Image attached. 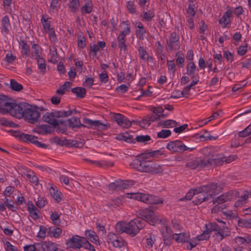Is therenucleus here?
<instances>
[{
	"instance_id": "f257e3e1",
	"label": "nucleus",
	"mask_w": 251,
	"mask_h": 251,
	"mask_svg": "<svg viewBox=\"0 0 251 251\" xmlns=\"http://www.w3.org/2000/svg\"><path fill=\"white\" fill-rule=\"evenodd\" d=\"M7 97L0 95V113L9 114L11 116L18 119L24 118L30 124L38 122L40 113L37 107L33 108L27 103L21 102L17 103L6 100Z\"/></svg>"
},
{
	"instance_id": "f03ea898",
	"label": "nucleus",
	"mask_w": 251,
	"mask_h": 251,
	"mask_svg": "<svg viewBox=\"0 0 251 251\" xmlns=\"http://www.w3.org/2000/svg\"><path fill=\"white\" fill-rule=\"evenodd\" d=\"M217 184L211 183L206 185L201 186L196 188L197 201L196 203H201L211 199L213 195L217 193Z\"/></svg>"
},
{
	"instance_id": "7ed1b4c3",
	"label": "nucleus",
	"mask_w": 251,
	"mask_h": 251,
	"mask_svg": "<svg viewBox=\"0 0 251 251\" xmlns=\"http://www.w3.org/2000/svg\"><path fill=\"white\" fill-rule=\"evenodd\" d=\"M131 199L143 201L146 203L151 204H162L163 202L162 199L153 195L143 194L139 192L131 193L130 194Z\"/></svg>"
},
{
	"instance_id": "20e7f679",
	"label": "nucleus",
	"mask_w": 251,
	"mask_h": 251,
	"mask_svg": "<svg viewBox=\"0 0 251 251\" xmlns=\"http://www.w3.org/2000/svg\"><path fill=\"white\" fill-rule=\"evenodd\" d=\"M207 229L210 231H215V235L218 241H221L224 238L229 236L231 232L226 226L220 227L219 225L214 223H210L207 225Z\"/></svg>"
},
{
	"instance_id": "39448f33",
	"label": "nucleus",
	"mask_w": 251,
	"mask_h": 251,
	"mask_svg": "<svg viewBox=\"0 0 251 251\" xmlns=\"http://www.w3.org/2000/svg\"><path fill=\"white\" fill-rule=\"evenodd\" d=\"M166 148L170 151L179 153H183L187 151H192L196 149V147L194 146H186L182 141L180 140L170 142L167 144Z\"/></svg>"
},
{
	"instance_id": "423d86ee",
	"label": "nucleus",
	"mask_w": 251,
	"mask_h": 251,
	"mask_svg": "<svg viewBox=\"0 0 251 251\" xmlns=\"http://www.w3.org/2000/svg\"><path fill=\"white\" fill-rule=\"evenodd\" d=\"M139 216L138 218L142 221L143 220L153 225L159 221L156 214L151 208H145L139 210Z\"/></svg>"
},
{
	"instance_id": "0eeeda50",
	"label": "nucleus",
	"mask_w": 251,
	"mask_h": 251,
	"mask_svg": "<svg viewBox=\"0 0 251 251\" xmlns=\"http://www.w3.org/2000/svg\"><path fill=\"white\" fill-rule=\"evenodd\" d=\"M144 223L139 218L135 219L127 223L126 233L131 236H135L144 226Z\"/></svg>"
},
{
	"instance_id": "6e6552de",
	"label": "nucleus",
	"mask_w": 251,
	"mask_h": 251,
	"mask_svg": "<svg viewBox=\"0 0 251 251\" xmlns=\"http://www.w3.org/2000/svg\"><path fill=\"white\" fill-rule=\"evenodd\" d=\"M107 241L111 243L113 247L119 249L121 251H127L126 243L121 238L117 237L115 233L110 232L107 235Z\"/></svg>"
},
{
	"instance_id": "1a4fd4ad",
	"label": "nucleus",
	"mask_w": 251,
	"mask_h": 251,
	"mask_svg": "<svg viewBox=\"0 0 251 251\" xmlns=\"http://www.w3.org/2000/svg\"><path fill=\"white\" fill-rule=\"evenodd\" d=\"M135 182L133 180H117L108 185L109 190H122L127 189L135 184Z\"/></svg>"
},
{
	"instance_id": "9d476101",
	"label": "nucleus",
	"mask_w": 251,
	"mask_h": 251,
	"mask_svg": "<svg viewBox=\"0 0 251 251\" xmlns=\"http://www.w3.org/2000/svg\"><path fill=\"white\" fill-rule=\"evenodd\" d=\"M179 42V35L175 32L172 33L166 42V50L168 51L171 52L173 50H178L180 47Z\"/></svg>"
},
{
	"instance_id": "9b49d317",
	"label": "nucleus",
	"mask_w": 251,
	"mask_h": 251,
	"mask_svg": "<svg viewBox=\"0 0 251 251\" xmlns=\"http://www.w3.org/2000/svg\"><path fill=\"white\" fill-rule=\"evenodd\" d=\"M210 163L211 162L209 160L198 157L193 160L188 162L186 164V167L191 169L200 170L202 168L209 166Z\"/></svg>"
},
{
	"instance_id": "f8f14e48",
	"label": "nucleus",
	"mask_w": 251,
	"mask_h": 251,
	"mask_svg": "<svg viewBox=\"0 0 251 251\" xmlns=\"http://www.w3.org/2000/svg\"><path fill=\"white\" fill-rule=\"evenodd\" d=\"M84 240H85V238L75 235L67 241L66 245L68 247L70 248L74 249H80L82 247Z\"/></svg>"
},
{
	"instance_id": "ddd939ff",
	"label": "nucleus",
	"mask_w": 251,
	"mask_h": 251,
	"mask_svg": "<svg viewBox=\"0 0 251 251\" xmlns=\"http://www.w3.org/2000/svg\"><path fill=\"white\" fill-rule=\"evenodd\" d=\"M55 112H47L43 116V121L51 125H52L54 127H56L59 126V124L63 125L64 122L62 120L58 121L55 119Z\"/></svg>"
},
{
	"instance_id": "4468645a",
	"label": "nucleus",
	"mask_w": 251,
	"mask_h": 251,
	"mask_svg": "<svg viewBox=\"0 0 251 251\" xmlns=\"http://www.w3.org/2000/svg\"><path fill=\"white\" fill-rule=\"evenodd\" d=\"M234 198V193L232 191H229L224 194L215 199H213V204L219 205L225 204L224 203L232 200Z\"/></svg>"
},
{
	"instance_id": "2eb2a0df",
	"label": "nucleus",
	"mask_w": 251,
	"mask_h": 251,
	"mask_svg": "<svg viewBox=\"0 0 251 251\" xmlns=\"http://www.w3.org/2000/svg\"><path fill=\"white\" fill-rule=\"evenodd\" d=\"M233 12L229 6H226V11L224 13L222 17L219 20V23L223 28L227 27L231 22L230 18L232 16Z\"/></svg>"
},
{
	"instance_id": "dca6fc26",
	"label": "nucleus",
	"mask_w": 251,
	"mask_h": 251,
	"mask_svg": "<svg viewBox=\"0 0 251 251\" xmlns=\"http://www.w3.org/2000/svg\"><path fill=\"white\" fill-rule=\"evenodd\" d=\"M210 150L208 160L211 163L209 166L212 165L213 162L217 166L222 165L224 163V155L222 153H213L212 152V149H210Z\"/></svg>"
},
{
	"instance_id": "f3484780",
	"label": "nucleus",
	"mask_w": 251,
	"mask_h": 251,
	"mask_svg": "<svg viewBox=\"0 0 251 251\" xmlns=\"http://www.w3.org/2000/svg\"><path fill=\"white\" fill-rule=\"evenodd\" d=\"M36 244L41 247L42 251H57L58 249V245L51 241H45Z\"/></svg>"
},
{
	"instance_id": "a211bd4d",
	"label": "nucleus",
	"mask_w": 251,
	"mask_h": 251,
	"mask_svg": "<svg viewBox=\"0 0 251 251\" xmlns=\"http://www.w3.org/2000/svg\"><path fill=\"white\" fill-rule=\"evenodd\" d=\"M251 197V191H244L239 197V199L235 202L236 207H241L246 204L249 198Z\"/></svg>"
},
{
	"instance_id": "6ab92c4d",
	"label": "nucleus",
	"mask_w": 251,
	"mask_h": 251,
	"mask_svg": "<svg viewBox=\"0 0 251 251\" xmlns=\"http://www.w3.org/2000/svg\"><path fill=\"white\" fill-rule=\"evenodd\" d=\"M83 123L90 126V127L93 128L105 129L107 126L101 123L100 121H93L88 118L83 119Z\"/></svg>"
},
{
	"instance_id": "aec40b11",
	"label": "nucleus",
	"mask_w": 251,
	"mask_h": 251,
	"mask_svg": "<svg viewBox=\"0 0 251 251\" xmlns=\"http://www.w3.org/2000/svg\"><path fill=\"white\" fill-rule=\"evenodd\" d=\"M11 28L10 20L8 16L3 17L1 20V31L2 34L7 35Z\"/></svg>"
},
{
	"instance_id": "412c9836",
	"label": "nucleus",
	"mask_w": 251,
	"mask_h": 251,
	"mask_svg": "<svg viewBox=\"0 0 251 251\" xmlns=\"http://www.w3.org/2000/svg\"><path fill=\"white\" fill-rule=\"evenodd\" d=\"M198 69L194 62L191 61L187 65L186 74L191 76V78H194L197 73Z\"/></svg>"
},
{
	"instance_id": "4be33fe9",
	"label": "nucleus",
	"mask_w": 251,
	"mask_h": 251,
	"mask_svg": "<svg viewBox=\"0 0 251 251\" xmlns=\"http://www.w3.org/2000/svg\"><path fill=\"white\" fill-rule=\"evenodd\" d=\"M190 238V234L188 233H174L173 239L177 242H187Z\"/></svg>"
},
{
	"instance_id": "5701e85b",
	"label": "nucleus",
	"mask_w": 251,
	"mask_h": 251,
	"mask_svg": "<svg viewBox=\"0 0 251 251\" xmlns=\"http://www.w3.org/2000/svg\"><path fill=\"white\" fill-rule=\"evenodd\" d=\"M85 235L92 243L97 245L100 244L99 237L94 231L91 230H86L85 231Z\"/></svg>"
},
{
	"instance_id": "b1692460",
	"label": "nucleus",
	"mask_w": 251,
	"mask_h": 251,
	"mask_svg": "<svg viewBox=\"0 0 251 251\" xmlns=\"http://www.w3.org/2000/svg\"><path fill=\"white\" fill-rule=\"evenodd\" d=\"M61 214L59 213L57 211H53L51 212L50 215V219L52 223L56 226H59L61 224L60 216Z\"/></svg>"
},
{
	"instance_id": "393cba45",
	"label": "nucleus",
	"mask_w": 251,
	"mask_h": 251,
	"mask_svg": "<svg viewBox=\"0 0 251 251\" xmlns=\"http://www.w3.org/2000/svg\"><path fill=\"white\" fill-rule=\"evenodd\" d=\"M27 210L30 216L33 220H36L39 218V211L33 203L28 204Z\"/></svg>"
},
{
	"instance_id": "a878e982",
	"label": "nucleus",
	"mask_w": 251,
	"mask_h": 251,
	"mask_svg": "<svg viewBox=\"0 0 251 251\" xmlns=\"http://www.w3.org/2000/svg\"><path fill=\"white\" fill-rule=\"evenodd\" d=\"M50 18L47 15H43L41 19V22L42 24L44 29L45 32H48L51 29L50 21L49 20Z\"/></svg>"
},
{
	"instance_id": "bb28decb",
	"label": "nucleus",
	"mask_w": 251,
	"mask_h": 251,
	"mask_svg": "<svg viewBox=\"0 0 251 251\" xmlns=\"http://www.w3.org/2000/svg\"><path fill=\"white\" fill-rule=\"evenodd\" d=\"M72 92L75 95L77 98L82 99L85 97L86 90L85 88L76 87L72 89Z\"/></svg>"
},
{
	"instance_id": "cd10ccee",
	"label": "nucleus",
	"mask_w": 251,
	"mask_h": 251,
	"mask_svg": "<svg viewBox=\"0 0 251 251\" xmlns=\"http://www.w3.org/2000/svg\"><path fill=\"white\" fill-rule=\"evenodd\" d=\"M163 171L162 166L154 162L151 161L150 173L157 174Z\"/></svg>"
},
{
	"instance_id": "c85d7f7f",
	"label": "nucleus",
	"mask_w": 251,
	"mask_h": 251,
	"mask_svg": "<svg viewBox=\"0 0 251 251\" xmlns=\"http://www.w3.org/2000/svg\"><path fill=\"white\" fill-rule=\"evenodd\" d=\"M154 16V12L151 9L143 11L142 14L140 15L141 17L143 19V21L148 22L151 21Z\"/></svg>"
},
{
	"instance_id": "c756f323",
	"label": "nucleus",
	"mask_w": 251,
	"mask_h": 251,
	"mask_svg": "<svg viewBox=\"0 0 251 251\" xmlns=\"http://www.w3.org/2000/svg\"><path fill=\"white\" fill-rule=\"evenodd\" d=\"M49 191L50 195L56 201V202H59L61 201V193L57 189L56 187L51 186L50 188Z\"/></svg>"
},
{
	"instance_id": "7c9ffc66",
	"label": "nucleus",
	"mask_w": 251,
	"mask_h": 251,
	"mask_svg": "<svg viewBox=\"0 0 251 251\" xmlns=\"http://www.w3.org/2000/svg\"><path fill=\"white\" fill-rule=\"evenodd\" d=\"M122 204V199L120 197H117L109 200L107 202V205L111 209H113L120 207Z\"/></svg>"
},
{
	"instance_id": "2f4dec72",
	"label": "nucleus",
	"mask_w": 251,
	"mask_h": 251,
	"mask_svg": "<svg viewBox=\"0 0 251 251\" xmlns=\"http://www.w3.org/2000/svg\"><path fill=\"white\" fill-rule=\"evenodd\" d=\"M177 126H178L177 123L173 120H167L164 122L158 123V126H161L162 127L169 128L176 127Z\"/></svg>"
},
{
	"instance_id": "473e14b6",
	"label": "nucleus",
	"mask_w": 251,
	"mask_h": 251,
	"mask_svg": "<svg viewBox=\"0 0 251 251\" xmlns=\"http://www.w3.org/2000/svg\"><path fill=\"white\" fill-rule=\"evenodd\" d=\"M32 44L31 49L33 50V52L31 53V55L32 57H39L41 56V49L39 45L38 44H36L34 42H31Z\"/></svg>"
},
{
	"instance_id": "72a5a7b5",
	"label": "nucleus",
	"mask_w": 251,
	"mask_h": 251,
	"mask_svg": "<svg viewBox=\"0 0 251 251\" xmlns=\"http://www.w3.org/2000/svg\"><path fill=\"white\" fill-rule=\"evenodd\" d=\"M127 228V223L125 222H119L115 225L116 230L119 233H126Z\"/></svg>"
},
{
	"instance_id": "f704fd0d",
	"label": "nucleus",
	"mask_w": 251,
	"mask_h": 251,
	"mask_svg": "<svg viewBox=\"0 0 251 251\" xmlns=\"http://www.w3.org/2000/svg\"><path fill=\"white\" fill-rule=\"evenodd\" d=\"M21 45V54L24 57H26L29 55L30 47L24 41H22Z\"/></svg>"
},
{
	"instance_id": "c9c22d12",
	"label": "nucleus",
	"mask_w": 251,
	"mask_h": 251,
	"mask_svg": "<svg viewBox=\"0 0 251 251\" xmlns=\"http://www.w3.org/2000/svg\"><path fill=\"white\" fill-rule=\"evenodd\" d=\"M37 137L34 135L22 133L21 135V139L25 142H29L33 144H35L37 140Z\"/></svg>"
},
{
	"instance_id": "e433bc0d",
	"label": "nucleus",
	"mask_w": 251,
	"mask_h": 251,
	"mask_svg": "<svg viewBox=\"0 0 251 251\" xmlns=\"http://www.w3.org/2000/svg\"><path fill=\"white\" fill-rule=\"evenodd\" d=\"M189 4L188 7L186 9V13L188 17H193L196 14V10L197 8L196 4L194 2H189Z\"/></svg>"
},
{
	"instance_id": "4c0bfd02",
	"label": "nucleus",
	"mask_w": 251,
	"mask_h": 251,
	"mask_svg": "<svg viewBox=\"0 0 251 251\" xmlns=\"http://www.w3.org/2000/svg\"><path fill=\"white\" fill-rule=\"evenodd\" d=\"M117 139L123 140L128 143L134 142V139L132 135H130L128 133L120 134L116 137Z\"/></svg>"
},
{
	"instance_id": "58836bf2",
	"label": "nucleus",
	"mask_w": 251,
	"mask_h": 251,
	"mask_svg": "<svg viewBox=\"0 0 251 251\" xmlns=\"http://www.w3.org/2000/svg\"><path fill=\"white\" fill-rule=\"evenodd\" d=\"M55 117L56 118H65L67 117L73 113V111L72 110H69L68 111L65 110H59V111H55Z\"/></svg>"
},
{
	"instance_id": "ea45409f",
	"label": "nucleus",
	"mask_w": 251,
	"mask_h": 251,
	"mask_svg": "<svg viewBox=\"0 0 251 251\" xmlns=\"http://www.w3.org/2000/svg\"><path fill=\"white\" fill-rule=\"evenodd\" d=\"M68 121L69 123L70 126L72 127L85 126L84 125L80 123L79 119L76 117H72L68 119Z\"/></svg>"
},
{
	"instance_id": "a19ab883",
	"label": "nucleus",
	"mask_w": 251,
	"mask_h": 251,
	"mask_svg": "<svg viewBox=\"0 0 251 251\" xmlns=\"http://www.w3.org/2000/svg\"><path fill=\"white\" fill-rule=\"evenodd\" d=\"M151 161H142L139 171L141 172L150 173Z\"/></svg>"
},
{
	"instance_id": "79ce46f5",
	"label": "nucleus",
	"mask_w": 251,
	"mask_h": 251,
	"mask_svg": "<svg viewBox=\"0 0 251 251\" xmlns=\"http://www.w3.org/2000/svg\"><path fill=\"white\" fill-rule=\"evenodd\" d=\"M161 232L163 237H173V235H174V231L167 225H165L162 227Z\"/></svg>"
},
{
	"instance_id": "37998d69",
	"label": "nucleus",
	"mask_w": 251,
	"mask_h": 251,
	"mask_svg": "<svg viewBox=\"0 0 251 251\" xmlns=\"http://www.w3.org/2000/svg\"><path fill=\"white\" fill-rule=\"evenodd\" d=\"M161 151L159 150H156L150 151L147 150L145 151L144 153L142 154L143 158H146L148 157H145L146 155H149L150 157H158L159 155H161Z\"/></svg>"
},
{
	"instance_id": "c03bdc74",
	"label": "nucleus",
	"mask_w": 251,
	"mask_h": 251,
	"mask_svg": "<svg viewBox=\"0 0 251 251\" xmlns=\"http://www.w3.org/2000/svg\"><path fill=\"white\" fill-rule=\"evenodd\" d=\"M10 88L12 90L15 91H20L23 89L22 85L17 82L14 79H11L10 80Z\"/></svg>"
},
{
	"instance_id": "a18cd8bd",
	"label": "nucleus",
	"mask_w": 251,
	"mask_h": 251,
	"mask_svg": "<svg viewBox=\"0 0 251 251\" xmlns=\"http://www.w3.org/2000/svg\"><path fill=\"white\" fill-rule=\"evenodd\" d=\"M62 231L61 228L59 227H56L51 229V227L49 228V233L50 235L54 238L58 237L61 234Z\"/></svg>"
},
{
	"instance_id": "49530a36",
	"label": "nucleus",
	"mask_w": 251,
	"mask_h": 251,
	"mask_svg": "<svg viewBox=\"0 0 251 251\" xmlns=\"http://www.w3.org/2000/svg\"><path fill=\"white\" fill-rule=\"evenodd\" d=\"M176 65L178 66H179V65H182V66H180L181 67H183V63L184 62V57L183 53L180 51H178L176 52Z\"/></svg>"
},
{
	"instance_id": "de8ad7c7",
	"label": "nucleus",
	"mask_w": 251,
	"mask_h": 251,
	"mask_svg": "<svg viewBox=\"0 0 251 251\" xmlns=\"http://www.w3.org/2000/svg\"><path fill=\"white\" fill-rule=\"evenodd\" d=\"M81 11L82 14L90 13L92 11L91 3L89 1L85 2L84 5L81 8Z\"/></svg>"
},
{
	"instance_id": "09e8293b",
	"label": "nucleus",
	"mask_w": 251,
	"mask_h": 251,
	"mask_svg": "<svg viewBox=\"0 0 251 251\" xmlns=\"http://www.w3.org/2000/svg\"><path fill=\"white\" fill-rule=\"evenodd\" d=\"M4 205H5L10 210L15 211L17 209V207L14 206V202L12 200H9L5 198L4 199Z\"/></svg>"
},
{
	"instance_id": "8fccbe9b",
	"label": "nucleus",
	"mask_w": 251,
	"mask_h": 251,
	"mask_svg": "<svg viewBox=\"0 0 251 251\" xmlns=\"http://www.w3.org/2000/svg\"><path fill=\"white\" fill-rule=\"evenodd\" d=\"M137 50L140 59L142 60H145L146 59V56L148 55L146 48L143 46H139L137 48Z\"/></svg>"
},
{
	"instance_id": "3c124183",
	"label": "nucleus",
	"mask_w": 251,
	"mask_h": 251,
	"mask_svg": "<svg viewBox=\"0 0 251 251\" xmlns=\"http://www.w3.org/2000/svg\"><path fill=\"white\" fill-rule=\"evenodd\" d=\"M146 244L150 248H152L153 247V245L154 244L155 241V237L154 235L150 234L146 236Z\"/></svg>"
},
{
	"instance_id": "603ef678",
	"label": "nucleus",
	"mask_w": 251,
	"mask_h": 251,
	"mask_svg": "<svg viewBox=\"0 0 251 251\" xmlns=\"http://www.w3.org/2000/svg\"><path fill=\"white\" fill-rule=\"evenodd\" d=\"M171 131L169 129H162L158 132L157 136L159 138H166L171 135Z\"/></svg>"
},
{
	"instance_id": "864d4df0",
	"label": "nucleus",
	"mask_w": 251,
	"mask_h": 251,
	"mask_svg": "<svg viewBox=\"0 0 251 251\" xmlns=\"http://www.w3.org/2000/svg\"><path fill=\"white\" fill-rule=\"evenodd\" d=\"M79 6V0H72L69 4V7L71 9V11L73 13L76 12L77 8Z\"/></svg>"
},
{
	"instance_id": "5fc2aeb1",
	"label": "nucleus",
	"mask_w": 251,
	"mask_h": 251,
	"mask_svg": "<svg viewBox=\"0 0 251 251\" xmlns=\"http://www.w3.org/2000/svg\"><path fill=\"white\" fill-rule=\"evenodd\" d=\"M35 59L37 60L38 68L42 71L45 70L46 68L45 60L41 56L39 57H36Z\"/></svg>"
},
{
	"instance_id": "6e6d98bb",
	"label": "nucleus",
	"mask_w": 251,
	"mask_h": 251,
	"mask_svg": "<svg viewBox=\"0 0 251 251\" xmlns=\"http://www.w3.org/2000/svg\"><path fill=\"white\" fill-rule=\"evenodd\" d=\"M147 31L145 28H141V29H138L136 32V35L137 38L141 40L144 39L145 34Z\"/></svg>"
},
{
	"instance_id": "4d7b16f0",
	"label": "nucleus",
	"mask_w": 251,
	"mask_h": 251,
	"mask_svg": "<svg viewBox=\"0 0 251 251\" xmlns=\"http://www.w3.org/2000/svg\"><path fill=\"white\" fill-rule=\"evenodd\" d=\"M117 40L118 42V46L119 48H120L121 50H126L127 49V46L126 44V39L122 38L120 37H117Z\"/></svg>"
},
{
	"instance_id": "13d9d810",
	"label": "nucleus",
	"mask_w": 251,
	"mask_h": 251,
	"mask_svg": "<svg viewBox=\"0 0 251 251\" xmlns=\"http://www.w3.org/2000/svg\"><path fill=\"white\" fill-rule=\"evenodd\" d=\"M226 208V204L219 205L215 204V205L211 209V213H216L220 211H222Z\"/></svg>"
},
{
	"instance_id": "bf43d9fd",
	"label": "nucleus",
	"mask_w": 251,
	"mask_h": 251,
	"mask_svg": "<svg viewBox=\"0 0 251 251\" xmlns=\"http://www.w3.org/2000/svg\"><path fill=\"white\" fill-rule=\"evenodd\" d=\"M78 47L80 49H83L86 45L85 39L82 35H79L77 38Z\"/></svg>"
},
{
	"instance_id": "052dcab7",
	"label": "nucleus",
	"mask_w": 251,
	"mask_h": 251,
	"mask_svg": "<svg viewBox=\"0 0 251 251\" xmlns=\"http://www.w3.org/2000/svg\"><path fill=\"white\" fill-rule=\"evenodd\" d=\"M43 134L50 133L52 131V127L48 125H42L40 126Z\"/></svg>"
},
{
	"instance_id": "680f3d73",
	"label": "nucleus",
	"mask_w": 251,
	"mask_h": 251,
	"mask_svg": "<svg viewBox=\"0 0 251 251\" xmlns=\"http://www.w3.org/2000/svg\"><path fill=\"white\" fill-rule=\"evenodd\" d=\"M136 140L138 142L145 143L150 141L151 138L149 135H139L137 136L135 138Z\"/></svg>"
},
{
	"instance_id": "e2e57ef3",
	"label": "nucleus",
	"mask_w": 251,
	"mask_h": 251,
	"mask_svg": "<svg viewBox=\"0 0 251 251\" xmlns=\"http://www.w3.org/2000/svg\"><path fill=\"white\" fill-rule=\"evenodd\" d=\"M211 232V231H210L209 230L207 229V227L206 226V230L204 231L201 234L199 235L197 237L199 241L206 240L209 237L208 234Z\"/></svg>"
},
{
	"instance_id": "0e129e2a",
	"label": "nucleus",
	"mask_w": 251,
	"mask_h": 251,
	"mask_svg": "<svg viewBox=\"0 0 251 251\" xmlns=\"http://www.w3.org/2000/svg\"><path fill=\"white\" fill-rule=\"evenodd\" d=\"M47 231V228L46 227L41 226L40 227V230L38 233V237L44 239L46 236V232Z\"/></svg>"
},
{
	"instance_id": "69168bd1",
	"label": "nucleus",
	"mask_w": 251,
	"mask_h": 251,
	"mask_svg": "<svg viewBox=\"0 0 251 251\" xmlns=\"http://www.w3.org/2000/svg\"><path fill=\"white\" fill-rule=\"evenodd\" d=\"M84 249L89 250L90 251H95L94 247L91 245L85 238L83 242L82 247Z\"/></svg>"
},
{
	"instance_id": "338daca9",
	"label": "nucleus",
	"mask_w": 251,
	"mask_h": 251,
	"mask_svg": "<svg viewBox=\"0 0 251 251\" xmlns=\"http://www.w3.org/2000/svg\"><path fill=\"white\" fill-rule=\"evenodd\" d=\"M142 161L139 160L138 159L136 158L133 160L130 164V166L132 168L136 169L138 171H139V168L140 167L141 163Z\"/></svg>"
},
{
	"instance_id": "774afa93",
	"label": "nucleus",
	"mask_w": 251,
	"mask_h": 251,
	"mask_svg": "<svg viewBox=\"0 0 251 251\" xmlns=\"http://www.w3.org/2000/svg\"><path fill=\"white\" fill-rule=\"evenodd\" d=\"M172 227L174 229V231H180L182 228V226L179 224L176 220L174 219L172 221Z\"/></svg>"
}]
</instances>
